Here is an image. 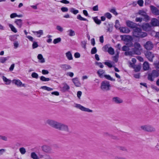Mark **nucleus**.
<instances>
[{
    "label": "nucleus",
    "mask_w": 159,
    "mask_h": 159,
    "mask_svg": "<svg viewBox=\"0 0 159 159\" xmlns=\"http://www.w3.org/2000/svg\"><path fill=\"white\" fill-rule=\"evenodd\" d=\"M46 123L51 126L59 130L64 131L68 132H69L70 131L67 125L57 122L54 120L48 119L46 120Z\"/></svg>",
    "instance_id": "1"
},
{
    "label": "nucleus",
    "mask_w": 159,
    "mask_h": 159,
    "mask_svg": "<svg viewBox=\"0 0 159 159\" xmlns=\"http://www.w3.org/2000/svg\"><path fill=\"white\" fill-rule=\"evenodd\" d=\"M121 39L125 42H128L129 43H127L126 45L123 46L122 49V50H127L128 49L129 47H131L132 45V44L131 41L132 40L131 37L129 35H121L120 36Z\"/></svg>",
    "instance_id": "2"
},
{
    "label": "nucleus",
    "mask_w": 159,
    "mask_h": 159,
    "mask_svg": "<svg viewBox=\"0 0 159 159\" xmlns=\"http://www.w3.org/2000/svg\"><path fill=\"white\" fill-rule=\"evenodd\" d=\"M133 35L136 37L143 38L147 35V34L146 33L142 32L141 29L136 28L134 30Z\"/></svg>",
    "instance_id": "3"
},
{
    "label": "nucleus",
    "mask_w": 159,
    "mask_h": 159,
    "mask_svg": "<svg viewBox=\"0 0 159 159\" xmlns=\"http://www.w3.org/2000/svg\"><path fill=\"white\" fill-rule=\"evenodd\" d=\"M140 129L148 132H153L156 131L155 129L152 126L148 125H143L140 126Z\"/></svg>",
    "instance_id": "4"
},
{
    "label": "nucleus",
    "mask_w": 159,
    "mask_h": 159,
    "mask_svg": "<svg viewBox=\"0 0 159 159\" xmlns=\"http://www.w3.org/2000/svg\"><path fill=\"white\" fill-rule=\"evenodd\" d=\"M110 87L109 82L104 81L101 83V89L103 91H107L110 89Z\"/></svg>",
    "instance_id": "5"
},
{
    "label": "nucleus",
    "mask_w": 159,
    "mask_h": 159,
    "mask_svg": "<svg viewBox=\"0 0 159 159\" xmlns=\"http://www.w3.org/2000/svg\"><path fill=\"white\" fill-rule=\"evenodd\" d=\"M159 75V73L157 71L153 70L149 73L148 76V79L151 81H153L154 79L157 77Z\"/></svg>",
    "instance_id": "6"
},
{
    "label": "nucleus",
    "mask_w": 159,
    "mask_h": 159,
    "mask_svg": "<svg viewBox=\"0 0 159 159\" xmlns=\"http://www.w3.org/2000/svg\"><path fill=\"white\" fill-rule=\"evenodd\" d=\"M75 107L78 108L83 111L87 112H92V110L88 108L85 107L80 104H76Z\"/></svg>",
    "instance_id": "7"
},
{
    "label": "nucleus",
    "mask_w": 159,
    "mask_h": 159,
    "mask_svg": "<svg viewBox=\"0 0 159 159\" xmlns=\"http://www.w3.org/2000/svg\"><path fill=\"white\" fill-rule=\"evenodd\" d=\"M12 82L13 84H15L18 87H25V84H23L21 81L19 79H14L12 80Z\"/></svg>",
    "instance_id": "8"
},
{
    "label": "nucleus",
    "mask_w": 159,
    "mask_h": 159,
    "mask_svg": "<svg viewBox=\"0 0 159 159\" xmlns=\"http://www.w3.org/2000/svg\"><path fill=\"white\" fill-rule=\"evenodd\" d=\"M145 55L146 57L148 59V60L151 61H152V58L154 57V55L148 51H147L145 52Z\"/></svg>",
    "instance_id": "9"
},
{
    "label": "nucleus",
    "mask_w": 159,
    "mask_h": 159,
    "mask_svg": "<svg viewBox=\"0 0 159 159\" xmlns=\"http://www.w3.org/2000/svg\"><path fill=\"white\" fill-rule=\"evenodd\" d=\"M42 149L43 151L46 153H51L52 149L50 147L47 145H44L42 147Z\"/></svg>",
    "instance_id": "10"
},
{
    "label": "nucleus",
    "mask_w": 159,
    "mask_h": 159,
    "mask_svg": "<svg viewBox=\"0 0 159 159\" xmlns=\"http://www.w3.org/2000/svg\"><path fill=\"white\" fill-rule=\"evenodd\" d=\"M138 14L143 16L146 20H148L149 19V16L147 15L146 12L143 10H139L138 12Z\"/></svg>",
    "instance_id": "11"
},
{
    "label": "nucleus",
    "mask_w": 159,
    "mask_h": 159,
    "mask_svg": "<svg viewBox=\"0 0 159 159\" xmlns=\"http://www.w3.org/2000/svg\"><path fill=\"white\" fill-rule=\"evenodd\" d=\"M142 26L143 29L146 31H149L150 30L152 27L151 25H150L148 23L144 24Z\"/></svg>",
    "instance_id": "12"
},
{
    "label": "nucleus",
    "mask_w": 159,
    "mask_h": 159,
    "mask_svg": "<svg viewBox=\"0 0 159 159\" xmlns=\"http://www.w3.org/2000/svg\"><path fill=\"white\" fill-rule=\"evenodd\" d=\"M133 54L135 53L137 55H140L141 54V52L140 51V50H133ZM125 54L126 55L128 56H132L133 54V53L131 52L130 51H127L125 52Z\"/></svg>",
    "instance_id": "13"
},
{
    "label": "nucleus",
    "mask_w": 159,
    "mask_h": 159,
    "mask_svg": "<svg viewBox=\"0 0 159 159\" xmlns=\"http://www.w3.org/2000/svg\"><path fill=\"white\" fill-rule=\"evenodd\" d=\"M60 67L63 70L66 71L71 68V66L67 64H61L60 66Z\"/></svg>",
    "instance_id": "14"
},
{
    "label": "nucleus",
    "mask_w": 159,
    "mask_h": 159,
    "mask_svg": "<svg viewBox=\"0 0 159 159\" xmlns=\"http://www.w3.org/2000/svg\"><path fill=\"white\" fill-rule=\"evenodd\" d=\"M126 25L130 28H134L136 26V24L130 20H127L126 22Z\"/></svg>",
    "instance_id": "15"
},
{
    "label": "nucleus",
    "mask_w": 159,
    "mask_h": 159,
    "mask_svg": "<svg viewBox=\"0 0 159 159\" xmlns=\"http://www.w3.org/2000/svg\"><path fill=\"white\" fill-rule=\"evenodd\" d=\"M152 13L156 15H159V10L156 7L152 6H150Z\"/></svg>",
    "instance_id": "16"
},
{
    "label": "nucleus",
    "mask_w": 159,
    "mask_h": 159,
    "mask_svg": "<svg viewBox=\"0 0 159 159\" xmlns=\"http://www.w3.org/2000/svg\"><path fill=\"white\" fill-rule=\"evenodd\" d=\"M151 25L152 26H155L159 25V21L155 18H152L151 20Z\"/></svg>",
    "instance_id": "17"
},
{
    "label": "nucleus",
    "mask_w": 159,
    "mask_h": 159,
    "mask_svg": "<svg viewBox=\"0 0 159 159\" xmlns=\"http://www.w3.org/2000/svg\"><path fill=\"white\" fill-rule=\"evenodd\" d=\"M145 48L147 50H151L153 47V45L152 43L150 41L148 42L145 45Z\"/></svg>",
    "instance_id": "18"
},
{
    "label": "nucleus",
    "mask_w": 159,
    "mask_h": 159,
    "mask_svg": "<svg viewBox=\"0 0 159 159\" xmlns=\"http://www.w3.org/2000/svg\"><path fill=\"white\" fill-rule=\"evenodd\" d=\"M14 23L19 28H21L23 25L22 20L20 19L16 20Z\"/></svg>",
    "instance_id": "19"
},
{
    "label": "nucleus",
    "mask_w": 159,
    "mask_h": 159,
    "mask_svg": "<svg viewBox=\"0 0 159 159\" xmlns=\"http://www.w3.org/2000/svg\"><path fill=\"white\" fill-rule=\"evenodd\" d=\"M73 82L76 87H79L80 85V83L79 80L78 78L76 77L72 79Z\"/></svg>",
    "instance_id": "20"
},
{
    "label": "nucleus",
    "mask_w": 159,
    "mask_h": 159,
    "mask_svg": "<svg viewBox=\"0 0 159 159\" xmlns=\"http://www.w3.org/2000/svg\"><path fill=\"white\" fill-rule=\"evenodd\" d=\"M130 66L133 67L134 69V71L136 72L139 71L141 69V66H140L137 65L134 66V64L131 62L130 63Z\"/></svg>",
    "instance_id": "21"
},
{
    "label": "nucleus",
    "mask_w": 159,
    "mask_h": 159,
    "mask_svg": "<svg viewBox=\"0 0 159 159\" xmlns=\"http://www.w3.org/2000/svg\"><path fill=\"white\" fill-rule=\"evenodd\" d=\"M112 101L118 104L123 102V100L120 98L118 97H114L112 98Z\"/></svg>",
    "instance_id": "22"
},
{
    "label": "nucleus",
    "mask_w": 159,
    "mask_h": 159,
    "mask_svg": "<svg viewBox=\"0 0 159 159\" xmlns=\"http://www.w3.org/2000/svg\"><path fill=\"white\" fill-rule=\"evenodd\" d=\"M105 72V71L104 70L102 69H99L98 70L97 72V74L98 75L99 77L101 78H102L103 77H104V73Z\"/></svg>",
    "instance_id": "23"
},
{
    "label": "nucleus",
    "mask_w": 159,
    "mask_h": 159,
    "mask_svg": "<svg viewBox=\"0 0 159 159\" xmlns=\"http://www.w3.org/2000/svg\"><path fill=\"white\" fill-rule=\"evenodd\" d=\"M119 29L120 32L123 33H128L130 32V30L129 29L126 27H120Z\"/></svg>",
    "instance_id": "24"
},
{
    "label": "nucleus",
    "mask_w": 159,
    "mask_h": 159,
    "mask_svg": "<svg viewBox=\"0 0 159 159\" xmlns=\"http://www.w3.org/2000/svg\"><path fill=\"white\" fill-rule=\"evenodd\" d=\"M2 78L3 81L6 84L9 85L11 83V81L10 80L7 79L5 76H2Z\"/></svg>",
    "instance_id": "25"
},
{
    "label": "nucleus",
    "mask_w": 159,
    "mask_h": 159,
    "mask_svg": "<svg viewBox=\"0 0 159 159\" xmlns=\"http://www.w3.org/2000/svg\"><path fill=\"white\" fill-rule=\"evenodd\" d=\"M67 32L68 35L70 37L74 36L75 35V31L72 29H69L67 31Z\"/></svg>",
    "instance_id": "26"
},
{
    "label": "nucleus",
    "mask_w": 159,
    "mask_h": 159,
    "mask_svg": "<svg viewBox=\"0 0 159 159\" xmlns=\"http://www.w3.org/2000/svg\"><path fill=\"white\" fill-rule=\"evenodd\" d=\"M149 67V63L147 61H145L143 64V68L145 70H148Z\"/></svg>",
    "instance_id": "27"
},
{
    "label": "nucleus",
    "mask_w": 159,
    "mask_h": 159,
    "mask_svg": "<svg viewBox=\"0 0 159 159\" xmlns=\"http://www.w3.org/2000/svg\"><path fill=\"white\" fill-rule=\"evenodd\" d=\"M62 85L63 87L62 88V90L63 91H65L69 89L70 87L66 84L64 83Z\"/></svg>",
    "instance_id": "28"
},
{
    "label": "nucleus",
    "mask_w": 159,
    "mask_h": 159,
    "mask_svg": "<svg viewBox=\"0 0 159 159\" xmlns=\"http://www.w3.org/2000/svg\"><path fill=\"white\" fill-rule=\"evenodd\" d=\"M113 63H114L113 62H112L110 61H108L104 63L105 65H107L109 68H111L112 67L113 64Z\"/></svg>",
    "instance_id": "29"
},
{
    "label": "nucleus",
    "mask_w": 159,
    "mask_h": 159,
    "mask_svg": "<svg viewBox=\"0 0 159 159\" xmlns=\"http://www.w3.org/2000/svg\"><path fill=\"white\" fill-rule=\"evenodd\" d=\"M38 58L39 60V61L40 62L43 63L45 62V60L41 54H39L38 55Z\"/></svg>",
    "instance_id": "30"
},
{
    "label": "nucleus",
    "mask_w": 159,
    "mask_h": 159,
    "mask_svg": "<svg viewBox=\"0 0 159 159\" xmlns=\"http://www.w3.org/2000/svg\"><path fill=\"white\" fill-rule=\"evenodd\" d=\"M31 158L33 159H39V157L35 152H32L30 154Z\"/></svg>",
    "instance_id": "31"
},
{
    "label": "nucleus",
    "mask_w": 159,
    "mask_h": 159,
    "mask_svg": "<svg viewBox=\"0 0 159 159\" xmlns=\"http://www.w3.org/2000/svg\"><path fill=\"white\" fill-rule=\"evenodd\" d=\"M56 29L60 33L63 32L64 30L63 28L59 25H57L56 26Z\"/></svg>",
    "instance_id": "32"
},
{
    "label": "nucleus",
    "mask_w": 159,
    "mask_h": 159,
    "mask_svg": "<svg viewBox=\"0 0 159 159\" xmlns=\"http://www.w3.org/2000/svg\"><path fill=\"white\" fill-rule=\"evenodd\" d=\"M8 25L12 31L15 33H16L17 32V30L11 24H9Z\"/></svg>",
    "instance_id": "33"
},
{
    "label": "nucleus",
    "mask_w": 159,
    "mask_h": 159,
    "mask_svg": "<svg viewBox=\"0 0 159 159\" xmlns=\"http://www.w3.org/2000/svg\"><path fill=\"white\" fill-rule=\"evenodd\" d=\"M66 56L67 59L69 60H71L73 59L72 54L70 52H68L66 54Z\"/></svg>",
    "instance_id": "34"
},
{
    "label": "nucleus",
    "mask_w": 159,
    "mask_h": 159,
    "mask_svg": "<svg viewBox=\"0 0 159 159\" xmlns=\"http://www.w3.org/2000/svg\"><path fill=\"white\" fill-rule=\"evenodd\" d=\"M41 89L49 91H52L53 89L52 88L45 86L41 87Z\"/></svg>",
    "instance_id": "35"
},
{
    "label": "nucleus",
    "mask_w": 159,
    "mask_h": 159,
    "mask_svg": "<svg viewBox=\"0 0 159 159\" xmlns=\"http://www.w3.org/2000/svg\"><path fill=\"white\" fill-rule=\"evenodd\" d=\"M70 11L71 13H73L75 15H76L79 13L78 10H75L73 8H70Z\"/></svg>",
    "instance_id": "36"
},
{
    "label": "nucleus",
    "mask_w": 159,
    "mask_h": 159,
    "mask_svg": "<svg viewBox=\"0 0 159 159\" xmlns=\"http://www.w3.org/2000/svg\"><path fill=\"white\" fill-rule=\"evenodd\" d=\"M8 57H1L0 58V62L2 63H4L5 61L8 59Z\"/></svg>",
    "instance_id": "37"
},
{
    "label": "nucleus",
    "mask_w": 159,
    "mask_h": 159,
    "mask_svg": "<svg viewBox=\"0 0 159 159\" xmlns=\"http://www.w3.org/2000/svg\"><path fill=\"white\" fill-rule=\"evenodd\" d=\"M40 80L43 81H48L50 80L49 78H46L43 76L40 77Z\"/></svg>",
    "instance_id": "38"
},
{
    "label": "nucleus",
    "mask_w": 159,
    "mask_h": 159,
    "mask_svg": "<svg viewBox=\"0 0 159 159\" xmlns=\"http://www.w3.org/2000/svg\"><path fill=\"white\" fill-rule=\"evenodd\" d=\"M134 47L135 49L136 50H139L141 49V46L140 44L137 43H134Z\"/></svg>",
    "instance_id": "39"
},
{
    "label": "nucleus",
    "mask_w": 159,
    "mask_h": 159,
    "mask_svg": "<svg viewBox=\"0 0 159 159\" xmlns=\"http://www.w3.org/2000/svg\"><path fill=\"white\" fill-rule=\"evenodd\" d=\"M19 150L20 152L22 155L25 154L26 152V150L24 147H22L20 148Z\"/></svg>",
    "instance_id": "40"
},
{
    "label": "nucleus",
    "mask_w": 159,
    "mask_h": 159,
    "mask_svg": "<svg viewBox=\"0 0 159 159\" xmlns=\"http://www.w3.org/2000/svg\"><path fill=\"white\" fill-rule=\"evenodd\" d=\"M103 48L104 50H113L109 44H107L104 46L103 47Z\"/></svg>",
    "instance_id": "41"
},
{
    "label": "nucleus",
    "mask_w": 159,
    "mask_h": 159,
    "mask_svg": "<svg viewBox=\"0 0 159 159\" xmlns=\"http://www.w3.org/2000/svg\"><path fill=\"white\" fill-rule=\"evenodd\" d=\"M104 77L108 80L112 81H115V79H114L112 78L110 75H104Z\"/></svg>",
    "instance_id": "42"
},
{
    "label": "nucleus",
    "mask_w": 159,
    "mask_h": 159,
    "mask_svg": "<svg viewBox=\"0 0 159 159\" xmlns=\"http://www.w3.org/2000/svg\"><path fill=\"white\" fill-rule=\"evenodd\" d=\"M61 39L60 38H58L54 39L53 41V43L54 44L58 43L61 42Z\"/></svg>",
    "instance_id": "43"
},
{
    "label": "nucleus",
    "mask_w": 159,
    "mask_h": 159,
    "mask_svg": "<svg viewBox=\"0 0 159 159\" xmlns=\"http://www.w3.org/2000/svg\"><path fill=\"white\" fill-rule=\"evenodd\" d=\"M144 2L143 0H138L137 1V3L140 7L143 6Z\"/></svg>",
    "instance_id": "44"
},
{
    "label": "nucleus",
    "mask_w": 159,
    "mask_h": 159,
    "mask_svg": "<svg viewBox=\"0 0 159 159\" xmlns=\"http://www.w3.org/2000/svg\"><path fill=\"white\" fill-rule=\"evenodd\" d=\"M77 18L78 19L80 20L86 21L87 19L85 18H84L82 17L80 15H78L77 16Z\"/></svg>",
    "instance_id": "45"
},
{
    "label": "nucleus",
    "mask_w": 159,
    "mask_h": 159,
    "mask_svg": "<svg viewBox=\"0 0 159 159\" xmlns=\"http://www.w3.org/2000/svg\"><path fill=\"white\" fill-rule=\"evenodd\" d=\"M115 27L116 29H119L120 28V24L119 21L118 20H116L115 22Z\"/></svg>",
    "instance_id": "46"
},
{
    "label": "nucleus",
    "mask_w": 159,
    "mask_h": 159,
    "mask_svg": "<svg viewBox=\"0 0 159 159\" xmlns=\"http://www.w3.org/2000/svg\"><path fill=\"white\" fill-rule=\"evenodd\" d=\"M32 77L35 79H37L38 78L39 75H38L35 72H33L31 74Z\"/></svg>",
    "instance_id": "47"
},
{
    "label": "nucleus",
    "mask_w": 159,
    "mask_h": 159,
    "mask_svg": "<svg viewBox=\"0 0 159 159\" xmlns=\"http://www.w3.org/2000/svg\"><path fill=\"white\" fill-rule=\"evenodd\" d=\"M35 32L37 33L38 37H40V36L43 34V31L42 30H39L38 31L35 32Z\"/></svg>",
    "instance_id": "48"
},
{
    "label": "nucleus",
    "mask_w": 159,
    "mask_h": 159,
    "mask_svg": "<svg viewBox=\"0 0 159 159\" xmlns=\"http://www.w3.org/2000/svg\"><path fill=\"white\" fill-rule=\"evenodd\" d=\"M119 52H117L116 56L113 57V60L116 62L118 61V57Z\"/></svg>",
    "instance_id": "49"
},
{
    "label": "nucleus",
    "mask_w": 159,
    "mask_h": 159,
    "mask_svg": "<svg viewBox=\"0 0 159 159\" xmlns=\"http://www.w3.org/2000/svg\"><path fill=\"white\" fill-rule=\"evenodd\" d=\"M95 64L97 66H99L101 68H103L104 66L102 64V63L100 62H98L96 61L95 62Z\"/></svg>",
    "instance_id": "50"
},
{
    "label": "nucleus",
    "mask_w": 159,
    "mask_h": 159,
    "mask_svg": "<svg viewBox=\"0 0 159 159\" xmlns=\"http://www.w3.org/2000/svg\"><path fill=\"white\" fill-rule=\"evenodd\" d=\"M17 14L15 13H13L11 14L10 15V17L12 19L15 17H17Z\"/></svg>",
    "instance_id": "51"
},
{
    "label": "nucleus",
    "mask_w": 159,
    "mask_h": 159,
    "mask_svg": "<svg viewBox=\"0 0 159 159\" xmlns=\"http://www.w3.org/2000/svg\"><path fill=\"white\" fill-rule=\"evenodd\" d=\"M94 21L97 24H99L101 23V21L100 20H98L97 17H95L94 18Z\"/></svg>",
    "instance_id": "52"
},
{
    "label": "nucleus",
    "mask_w": 159,
    "mask_h": 159,
    "mask_svg": "<svg viewBox=\"0 0 159 159\" xmlns=\"http://www.w3.org/2000/svg\"><path fill=\"white\" fill-rule=\"evenodd\" d=\"M61 10L63 12H66L68 11V8L66 7H62L61 8Z\"/></svg>",
    "instance_id": "53"
},
{
    "label": "nucleus",
    "mask_w": 159,
    "mask_h": 159,
    "mask_svg": "<svg viewBox=\"0 0 159 159\" xmlns=\"http://www.w3.org/2000/svg\"><path fill=\"white\" fill-rule=\"evenodd\" d=\"M105 15L106 17L109 19H110L112 16L108 12L106 13Z\"/></svg>",
    "instance_id": "54"
},
{
    "label": "nucleus",
    "mask_w": 159,
    "mask_h": 159,
    "mask_svg": "<svg viewBox=\"0 0 159 159\" xmlns=\"http://www.w3.org/2000/svg\"><path fill=\"white\" fill-rule=\"evenodd\" d=\"M66 75L67 76H69L71 77H72L73 76L74 74L73 72H69L67 73Z\"/></svg>",
    "instance_id": "55"
},
{
    "label": "nucleus",
    "mask_w": 159,
    "mask_h": 159,
    "mask_svg": "<svg viewBox=\"0 0 159 159\" xmlns=\"http://www.w3.org/2000/svg\"><path fill=\"white\" fill-rule=\"evenodd\" d=\"M109 27L107 29V31L108 32H111L112 31V26L111 25H109Z\"/></svg>",
    "instance_id": "56"
},
{
    "label": "nucleus",
    "mask_w": 159,
    "mask_h": 159,
    "mask_svg": "<svg viewBox=\"0 0 159 159\" xmlns=\"http://www.w3.org/2000/svg\"><path fill=\"white\" fill-rule=\"evenodd\" d=\"M42 73L43 75H47L49 73V72L48 70H42Z\"/></svg>",
    "instance_id": "57"
},
{
    "label": "nucleus",
    "mask_w": 159,
    "mask_h": 159,
    "mask_svg": "<svg viewBox=\"0 0 159 159\" xmlns=\"http://www.w3.org/2000/svg\"><path fill=\"white\" fill-rule=\"evenodd\" d=\"M110 11L114 14L115 15H117V13L116 12V10L115 9H111Z\"/></svg>",
    "instance_id": "58"
},
{
    "label": "nucleus",
    "mask_w": 159,
    "mask_h": 159,
    "mask_svg": "<svg viewBox=\"0 0 159 159\" xmlns=\"http://www.w3.org/2000/svg\"><path fill=\"white\" fill-rule=\"evenodd\" d=\"M44 159H53L52 158L48 155L46 154L44 157Z\"/></svg>",
    "instance_id": "59"
},
{
    "label": "nucleus",
    "mask_w": 159,
    "mask_h": 159,
    "mask_svg": "<svg viewBox=\"0 0 159 159\" xmlns=\"http://www.w3.org/2000/svg\"><path fill=\"white\" fill-rule=\"evenodd\" d=\"M61 2L65 4H67L69 3V2L67 0H62L60 1Z\"/></svg>",
    "instance_id": "60"
},
{
    "label": "nucleus",
    "mask_w": 159,
    "mask_h": 159,
    "mask_svg": "<svg viewBox=\"0 0 159 159\" xmlns=\"http://www.w3.org/2000/svg\"><path fill=\"white\" fill-rule=\"evenodd\" d=\"M143 20V18H142L137 17L135 19V21L136 22H142Z\"/></svg>",
    "instance_id": "61"
},
{
    "label": "nucleus",
    "mask_w": 159,
    "mask_h": 159,
    "mask_svg": "<svg viewBox=\"0 0 159 159\" xmlns=\"http://www.w3.org/2000/svg\"><path fill=\"white\" fill-rule=\"evenodd\" d=\"M14 67H15V64H12L11 66L10 67V68H9V70L10 71H12L14 69Z\"/></svg>",
    "instance_id": "62"
},
{
    "label": "nucleus",
    "mask_w": 159,
    "mask_h": 159,
    "mask_svg": "<svg viewBox=\"0 0 159 159\" xmlns=\"http://www.w3.org/2000/svg\"><path fill=\"white\" fill-rule=\"evenodd\" d=\"M74 56L76 58H79L80 57V54L78 52H76L74 54Z\"/></svg>",
    "instance_id": "63"
},
{
    "label": "nucleus",
    "mask_w": 159,
    "mask_h": 159,
    "mask_svg": "<svg viewBox=\"0 0 159 159\" xmlns=\"http://www.w3.org/2000/svg\"><path fill=\"white\" fill-rule=\"evenodd\" d=\"M82 92L80 91H79L77 93V96L78 98H80V96L82 95Z\"/></svg>",
    "instance_id": "64"
}]
</instances>
